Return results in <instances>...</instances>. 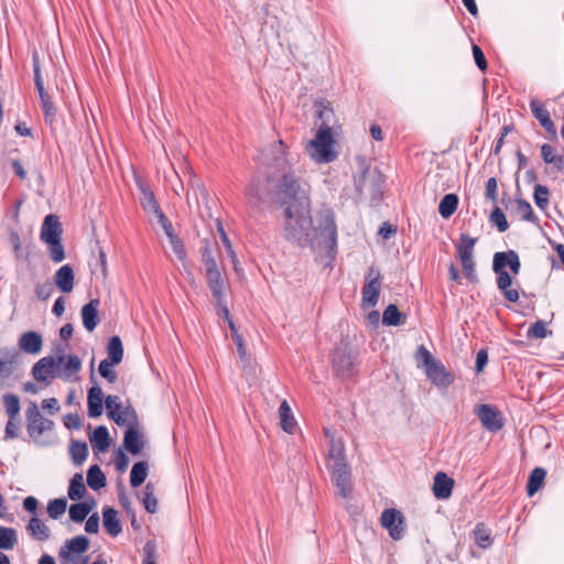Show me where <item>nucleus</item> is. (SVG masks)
<instances>
[{"label":"nucleus","instance_id":"obj_1","mask_svg":"<svg viewBox=\"0 0 564 564\" xmlns=\"http://www.w3.org/2000/svg\"><path fill=\"white\" fill-rule=\"evenodd\" d=\"M276 203L283 207V237L300 247L317 245L327 249L336 247L337 227L333 210L324 208L317 212L315 225L311 216L308 185L293 171H286L275 185Z\"/></svg>","mask_w":564,"mask_h":564},{"label":"nucleus","instance_id":"obj_2","mask_svg":"<svg viewBox=\"0 0 564 564\" xmlns=\"http://www.w3.org/2000/svg\"><path fill=\"white\" fill-rule=\"evenodd\" d=\"M333 144L334 138L332 129L325 123L324 127L318 128L315 138L308 142L306 150L311 158L317 163H329L337 158Z\"/></svg>","mask_w":564,"mask_h":564},{"label":"nucleus","instance_id":"obj_3","mask_svg":"<svg viewBox=\"0 0 564 564\" xmlns=\"http://www.w3.org/2000/svg\"><path fill=\"white\" fill-rule=\"evenodd\" d=\"M357 355L351 350L348 343L338 344L332 354V369L334 373L343 379L355 375V362Z\"/></svg>","mask_w":564,"mask_h":564},{"label":"nucleus","instance_id":"obj_4","mask_svg":"<svg viewBox=\"0 0 564 564\" xmlns=\"http://www.w3.org/2000/svg\"><path fill=\"white\" fill-rule=\"evenodd\" d=\"M26 430L29 436L36 441L45 431H50L54 426V422L52 420L45 419L35 402H30L26 411Z\"/></svg>","mask_w":564,"mask_h":564},{"label":"nucleus","instance_id":"obj_5","mask_svg":"<svg viewBox=\"0 0 564 564\" xmlns=\"http://www.w3.org/2000/svg\"><path fill=\"white\" fill-rule=\"evenodd\" d=\"M370 177V189H371V199L378 200L382 197L383 194V175L379 170L375 169L372 172L368 165L364 166L361 174L358 180H356V188L361 192L367 186V178Z\"/></svg>","mask_w":564,"mask_h":564},{"label":"nucleus","instance_id":"obj_6","mask_svg":"<svg viewBox=\"0 0 564 564\" xmlns=\"http://www.w3.org/2000/svg\"><path fill=\"white\" fill-rule=\"evenodd\" d=\"M124 413L132 415L133 423L124 431L123 446L130 454L138 455L144 446V440L138 426L137 414L132 408H127Z\"/></svg>","mask_w":564,"mask_h":564},{"label":"nucleus","instance_id":"obj_7","mask_svg":"<svg viewBox=\"0 0 564 564\" xmlns=\"http://www.w3.org/2000/svg\"><path fill=\"white\" fill-rule=\"evenodd\" d=\"M476 415L481 422L482 426L491 433H496L503 427L505 423L502 414L494 405H478L476 409Z\"/></svg>","mask_w":564,"mask_h":564},{"label":"nucleus","instance_id":"obj_8","mask_svg":"<svg viewBox=\"0 0 564 564\" xmlns=\"http://www.w3.org/2000/svg\"><path fill=\"white\" fill-rule=\"evenodd\" d=\"M381 525L386 528L393 540H400L405 530V519L397 509H386L381 514Z\"/></svg>","mask_w":564,"mask_h":564},{"label":"nucleus","instance_id":"obj_9","mask_svg":"<svg viewBox=\"0 0 564 564\" xmlns=\"http://www.w3.org/2000/svg\"><path fill=\"white\" fill-rule=\"evenodd\" d=\"M89 547V539L86 535H77L67 540L65 545L59 550L58 556L62 561H75L82 558L79 555L85 553Z\"/></svg>","mask_w":564,"mask_h":564},{"label":"nucleus","instance_id":"obj_10","mask_svg":"<svg viewBox=\"0 0 564 564\" xmlns=\"http://www.w3.org/2000/svg\"><path fill=\"white\" fill-rule=\"evenodd\" d=\"M429 380L438 388H448L454 382V375L436 360L425 369Z\"/></svg>","mask_w":564,"mask_h":564},{"label":"nucleus","instance_id":"obj_11","mask_svg":"<svg viewBox=\"0 0 564 564\" xmlns=\"http://www.w3.org/2000/svg\"><path fill=\"white\" fill-rule=\"evenodd\" d=\"M20 358V352L14 348H0V378H10L19 366Z\"/></svg>","mask_w":564,"mask_h":564},{"label":"nucleus","instance_id":"obj_12","mask_svg":"<svg viewBox=\"0 0 564 564\" xmlns=\"http://www.w3.org/2000/svg\"><path fill=\"white\" fill-rule=\"evenodd\" d=\"M530 108L533 117L540 122L544 130L550 134L552 140L557 138L556 128L550 117V112L542 102L538 99L532 98L530 101Z\"/></svg>","mask_w":564,"mask_h":564},{"label":"nucleus","instance_id":"obj_13","mask_svg":"<svg viewBox=\"0 0 564 564\" xmlns=\"http://www.w3.org/2000/svg\"><path fill=\"white\" fill-rule=\"evenodd\" d=\"M492 262L497 270H506L508 267L514 275H517L521 269L520 258L514 250L496 252Z\"/></svg>","mask_w":564,"mask_h":564},{"label":"nucleus","instance_id":"obj_14","mask_svg":"<svg viewBox=\"0 0 564 564\" xmlns=\"http://www.w3.org/2000/svg\"><path fill=\"white\" fill-rule=\"evenodd\" d=\"M63 360L64 356H59L57 359L52 356L41 358L32 368L34 379L39 382H45L46 373H53Z\"/></svg>","mask_w":564,"mask_h":564},{"label":"nucleus","instance_id":"obj_15","mask_svg":"<svg viewBox=\"0 0 564 564\" xmlns=\"http://www.w3.org/2000/svg\"><path fill=\"white\" fill-rule=\"evenodd\" d=\"M63 234L58 216L54 214L46 215L40 232V239L43 242L61 239Z\"/></svg>","mask_w":564,"mask_h":564},{"label":"nucleus","instance_id":"obj_16","mask_svg":"<svg viewBox=\"0 0 564 564\" xmlns=\"http://www.w3.org/2000/svg\"><path fill=\"white\" fill-rule=\"evenodd\" d=\"M492 270L497 274V286L502 292L505 299L511 303L519 301V292L516 289H511L512 278L507 270H497L492 262Z\"/></svg>","mask_w":564,"mask_h":564},{"label":"nucleus","instance_id":"obj_17","mask_svg":"<svg viewBox=\"0 0 564 564\" xmlns=\"http://www.w3.org/2000/svg\"><path fill=\"white\" fill-rule=\"evenodd\" d=\"M100 300L93 299L82 307L80 315L83 319V326L88 332H93L99 324V308Z\"/></svg>","mask_w":564,"mask_h":564},{"label":"nucleus","instance_id":"obj_18","mask_svg":"<svg viewBox=\"0 0 564 564\" xmlns=\"http://www.w3.org/2000/svg\"><path fill=\"white\" fill-rule=\"evenodd\" d=\"M19 348L30 355H37L43 347L41 334L34 330L23 333L19 338Z\"/></svg>","mask_w":564,"mask_h":564},{"label":"nucleus","instance_id":"obj_19","mask_svg":"<svg viewBox=\"0 0 564 564\" xmlns=\"http://www.w3.org/2000/svg\"><path fill=\"white\" fill-rule=\"evenodd\" d=\"M104 392L100 386L95 384L87 392V411L90 417H99L102 414Z\"/></svg>","mask_w":564,"mask_h":564},{"label":"nucleus","instance_id":"obj_20","mask_svg":"<svg viewBox=\"0 0 564 564\" xmlns=\"http://www.w3.org/2000/svg\"><path fill=\"white\" fill-rule=\"evenodd\" d=\"M454 479L443 471H437L434 476L433 494L437 499L445 500L452 495Z\"/></svg>","mask_w":564,"mask_h":564},{"label":"nucleus","instance_id":"obj_21","mask_svg":"<svg viewBox=\"0 0 564 564\" xmlns=\"http://www.w3.org/2000/svg\"><path fill=\"white\" fill-rule=\"evenodd\" d=\"M245 196L247 199V204L254 212H260L262 209V204L264 202L265 195L261 189L260 180H252L250 184L247 186L245 191Z\"/></svg>","mask_w":564,"mask_h":564},{"label":"nucleus","instance_id":"obj_22","mask_svg":"<svg viewBox=\"0 0 564 564\" xmlns=\"http://www.w3.org/2000/svg\"><path fill=\"white\" fill-rule=\"evenodd\" d=\"M75 273L69 264L62 265L54 274V283L63 293H69L74 289Z\"/></svg>","mask_w":564,"mask_h":564},{"label":"nucleus","instance_id":"obj_23","mask_svg":"<svg viewBox=\"0 0 564 564\" xmlns=\"http://www.w3.org/2000/svg\"><path fill=\"white\" fill-rule=\"evenodd\" d=\"M381 275L380 272H377L376 275L369 281L365 282L362 288V302L368 306H376L380 295L381 289Z\"/></svg>","mask_w":564,"mask_h":564},{"label":"nucleus","instance_id":"obj_24","mask_svg":"<svg viewBox=\"0 0 564 564\" xmlns=\"http://www.w3.org/2000/svg\"><path fill=\"white\" fill-rule=\"evenodd\" d=\"M476 242L477 238H473L466 232L460 234L456 243V251L462 264L474 260L473 252Z\"/></svg>","mask_w":564,"mask_h":564},{"label":"nucleus","instance_id":"obj_25","mask_svg":"<svg viewBox=\"0 0 564 564\" xmlns=\"http://www.w3.org/2000/svg\"><path fill=\"white\" fill-rule=\"evenodd\" d=\"M206 282L215 300L220 301L221 297H226L225 281L221 276L219 269L207 271Z\"/></svg>","mask_w":564,"mask_h":564},{"label":"nucleus","instance_id":"obj_26","mask_svg":"<svg viewBox=\"0 0 564 564\" xmlns=\"http://www.w3.org/2000/svg\"><path fill=\"white\" fill-rule=\"evenodd\" d=\"M89 441L94 451L99 453L107 452L111 443L108 429L105 425L97 426L89 435Z\"/></svg>","mask_w":564,"mask_h":564},{"label":"nucleus","instance_id":"obj_27","mask_svg":"<svg viewBox=\"0 0 564 564\" xmlns=\"http://www.w3.org/2000/svg\"><path fill=\"white\" fill-rule=\"evenodd\" d=\"M102 523L106 531L111 536H118L122 532L121 522L118 519V512L111 507H106L102 510Z\"/></svg>","mask_w":564,"mask_h":564},{"label":"nucleus","instance_id":"obj_28","mask_svg":"<svg viewBox=\"0 0 564 564\" xmlns=\"http://www.w3.org/2000/svg\"><path fill=\"white\" fill-rule=\"evenodd\" d=\"M26 531L37 541H46L51 536L48 527L36 516L30 519Z\"/></svg>","mask_w":564,"mask_h":564},{"label":"nucleus","instance_id":"obj_29","mask_svg":"<svg viewBox=\"0 0 564 564\" xmlns=\"http://www.w3.org/2000/svg\"><path fill=\"white\" fill-rule=\"evenodd\" d=\"M546 477V470L542 467H535L529 475L527 482V494L533 497L543 486Z\"/></svg>","mask_w":564,"mask_h":564},{"label":"nucleus","instance_id":"obj_30","mask_svg":"<svg viewBox=\"0 0 564 564\" xmlns=\"http://www.w3.org/2000/svg\"><path fill=\"white\" fill-rule=\"evenodd\" d=\"M95 507V500L76 502L69 507L68 514L72 521L76 523L83 522L91 509Z\"/></svg>","mask_w":564,"mask_h":564},{"label":"nucleus","instance_id":"obj_31","mask_svg":"<svg viewBox=\"0 0 564 564\" xmlns=\"http://www.w3.org/2000/svg\"><path fill=\"white\" fill-rule=\"evenodd\" d=\"M123 358V345L119 336L115 335L109 338L108 345H107V358L106 360H109L113 364L119 365L122 361Z\"/></svg>","mask_w":564,"mask_h":564},{"label":"nucleus","instance_id":"obj_32","mask_svg":"<svg viewBox=\"0 0 564 564\" xmlns=\"http://www.w3.org/2000/svg\"><path fill=\"white\" fill-rule=\"evenodd\" d=\"M458 203L459 198L456 194L448 193L444 195L438 205L440 215L445 219L449 218L456 212Z\"/></svg>","mask_w":564,"mask_h":564},{"label":"nucleus","instance_id":"obj_33","mask_svg":"<svg viewBox=\"0 0 564 564\" xmlns=\"http://www.w3.org/2000/svg\"><path fill=\"white\" fill-rule=\"evenodd\" d=\"M406 316L400 313L395 304H389L382 314V324L387 326H399L405 323Z\"/></svg>","mask_w":564,"mask_h":564},{"label":"nucleus","instance_id":"obj_34","mask_svg":"<svg viewBox=\"0 0 564 564\" xmlns=\"http://www.w3.org/2000/svg\"><path fill=\"white\" fill-rule=\"evenodd\" d=\"M280 424L284 432L292 434L296 422L289 403L284 400L279 406Z\"/></svg>","mask_w":564,"mask_h":564},{"label":"nucleus","instance_id":"obj_35","mask_svg":"<svg viewBox=\"0 0 564 564\" xmlns=\"http://www.w3.org/2000/svg\"><path fill=\"white\" fill-rule=\"evenodd\" d=\"M68 497L73 501H77L84 497L86 494V487L84 484V478L80 473H76L72 479L69 480L68 486Z\"/></svg>","mask_w":564,"mask_h":564},{"label":"nucleus","instance_id":"obj_36","mask_svg":"<svg viewBox=\"0 0 564 564\" xmlns=\"http://www.w3.org/2000/svg\"><path fill=\"white\" fill-rule=\"evenodd\" d=\"M200 242H202V247H200L202 263L205 268V272H207L209 270L210 271L217 270L218 265H217L216 259L214 257L210 240L203 239Z\"/></svg>","mask_w":564,"mask_h":564},{"label":"nucleus","instance_id":"obj_37","mask_svg":"<svg viewBox=\"0 0 564 564\" xmlns=\"http://www.w3.org/2000/svg\"><path fill=\"white\" fill-rule=\"evenodd\" d=\"M87 484L93 490H99L106 486V476L98 465H93L87 470Z\"/></svg>","mask_w":564,"mask_h":564},{"label":"nucleus","instance_id":"obj_38","mask_svg":"<svg viewBox=\"0 0 564 564\" xmlns=\"http://www.w3.org/2000/svg\"><path fill=\"white\" fill-rule=\"evenodd\" d=\"M148 471H149V466H148L147 462H144V460L137 462L132 466L131 471H130V485L133 488L141 486L148 477Z\"/></svg>","mask_w":564,"mask_h":564},{"label":"nucleus","instance_id":"obj_39","mask_svg":"<svg viewBox=\"0 0 564 564\" xmlns=\"http://www.w3.org/2000/svg\"><path fill=\"white\" fill-rule=\"evenodd\" d=\"M475 543L481 549H488L492 544L491 530L484 523L476 524L474 531Z\"/></svg>","mask_w":564,"mask_h":564},{"label":"nucleus","instance_id":"obj_40","mask_svg":"<svg viewBox=\"0 0 564 564\" xmlns=\"http://www.w3.org/2000/svg\"><path fill=\"white\" fill-rule=\"evenodd\" d=\"M140 189H141L140 203L142 205L143 209L147 212H150V213H154L155 215H158L160 212H162L156 199H155L154 193L145 186H141Z\"/></svg>","mask_w":564,"mask_h":564},{"label":"nucleus","instance_id":"obj_41","mask_svg":"<svg viewBox=\"0 0 564 564\" xmlns=\"http://www.w3.org/2000/svg\"><path fill=\"white\" fill-rule=\"evenodd\" d=\"M69 453L73 463L79 466L86 460L88 456V446L83 441H73L69 446Z\"/></svg>","mask_w":564,"mask_h":564},{"label":"nucleus","instance_id":"obj_42","mask_svg":"<svg viewBox=\"0 0 564 564\" xmlns=\"http://www.w3.org/2000/svg\"><path fill=\"white\" fill-rule=\"evenodd\" d=\"M17 543V531L13 528L0 525V550H12Z\"/></svg>","mask_w":564,"mask_h":564},{"label":"nucleus","instance_id":"obj_43","mask_svg":"<svg viewBox=\"0 0 564 564\" xmlns=\"http://www.w3.org/2000/svg\"><path fill=\"white\" fill-rule=\"evenodd\" d=\"M332 480L338 489V494L341 498H347L351 490V475L347 474H334L330 475Z\"/></svg>","mask_w":564,"mask_h":564},{"label":"nucleus","instance_id":"obj_44","mask_svg":"<svg viewBox=\"0 0 564 564\" xmlns=\"http://www.w3.org/2000/svg\"><path fill=\"white\" fill-rule=\"evenodd\" d=\"M230 333H231V337H232V339H234V341H235V344L237 346V351H238L240 360L243 364L249 362L250 357L247 354V349H246V346H245L243 338L238 333V329H237V327H236L234 322H230Z\"/></svg>","mask_w":564,"mask_h":564},{"label":"nucleus","instance_id":"obj_45","mask_svg":"<svg viewBox=\"0 0 564 564\" xmlns=\"http://www.w3.org/2000/svg\"><path fill=\"white\" fill-rule=\"evenodd\" d=\"M143 506L149 513H155L158 510V499L154 496V486L148 482L143 490Z\"/></svg>","mask_w":564,"mask_h":564},{"label":"nucleus","instance_id":"obj_46","mask_svg":"<svg viewBox=\"0 0 564 564\" xmlns=\"http://www.w3.org/2000/svg\"><path fill=\"white\" fill-rule=\"evenodd\" d=\"M516 205L517 213L521 215L522 220L530 223H536L539 220L529 202L521 197H518L516 198Z\"/></svg>","mask_w":564,"mask_h":564},{"label":"nucleus","instance_id":"obj_47","mask_svg":"<svg viewBox=\"0 0 564 564\" xmlns=\"http://www.w3.org/2000/svg\"><path fill=\"white\" fill-rule=\"evenodd\" d=\"M9 419L14 420L20 413V400L15 394L6 393L2 398Z\"/></svg>","mask_w":564,"mask_h":564},{"label":"nucleus","instance_id":"obj_48","mask_svg":"<svg viewBox=\"0 0 564 564\" xmlns=\"http://www.w3.org/2000/svg\"><path fill=\"white\" fill-rule=\"evenodd\" d=\"M48 247V254L53 262H62L65 259V250L61 239H54L45 242Z\"/></svg>","mask_w":564,"mask_h":564},{"label":"nucleus","instance_id":"obj_49","mask_svg":"<svg viewBox=\"0 0 564 564\" xmlns=\"http://www.w3.org/2000/svg\"><path fill=\"white\" fill-rule=\"evenodd\" d=\"M551 334L552 332L547 329L546 323L539 319L529 327L527 336L528 338L543 339Z\"/></svg>","mask_w":564,"mask_h":564},{"label":"nucleus","instance_id":"obj_50","mask_svg":"<svg viewBox=\"0 0 564 564\" xmlns=\"http://www.w3.org/2000/svg\"><path fill=\"white\" fill-rule=\"evenodd\" d=\"M489 221L494 226H496L500 232H505L509 228V223L507 220V217H506L505 213L502 212V209L499 208L498 206H495V208L492 209V212L489 216Z\"/></svg>","mask_w":564,"mask_h":564},{"label":"nucleus","instance_id":"obj_51","mask_svg":"<svg viewBox=\"0 0 564 564\" xmlns=\"http://www.w3.org/2000/svg\"><path fill=\"white\" fill-rule=\"evenodd\" d=\"M328 458L333 460V463L346 459L344 444L340 441L335 440L334 436H330L329 440Z\"/></svg>","mask_w":564,"mask_h":564},{"label":"nucleus","instance_id":"obj_52","mask_svg":"<svg viewBox=\"0 0 564 564\" xmlns=\"http://www.w3.org/2000/svg\"><path fill=\"white\" fill-rule=\"evenodd\" d=\"M67 508V500L65 498H56L48 502L47 513L52 519H58Z\"/></svg>","mask_w":564,"mask_h":564},{"label":"nucleus","instance_id":"obj_53","mask_svg":"<svg viewBox=\"0 0 564 564\" xmlns=\"http://www.w3.org/2000/svg\"><path fill=\"white\" fill-rule=\"evenodd\" d=\"M549 188L545 185L536 184L534 186L533 198L540 209H545L549 205Z\"/></svg>","mask_w":564,"mask_h":564},{"label":"nucleus","instance_id":"obj_54","mask_svg":"<svg viewBox=\"0 0 564 564\" xmlns=\"http://www.w3.org/2000/svg\"><path fill=\"white\" fill-rule=\"evenodd\" d=\"M115 366H117V364L104 359L100 361L98 367L99 375L110 383H115L118 379L117 372L111 369V367Z\"/></svg>","mask_w":564,"mask_h":564},{"label":"nucleus","instance_id":"obj_55","mask_svg":"<svg viewBox=\"0 0 564 564\" xmlns=\"http://www.w3.org/2000/svg\"><path fill=\"white\" fill-rule=\"evenodd\" d=\"M317 110V117L319 120H322V123L319 127H324L325 123H327V127L332 129L330 122L334 119V111L328 106L324 105V102H319Z\"/></svg>","mask_w":564,"mask_h":564},{"label":"nucleus","instance_id":"obj_56","mask_svg":"<svg viewBox=\"0 0 564 564\" xmlns=\"http://www.w3.org/2000/svg\"><path fill=\"white\" fill-rule=\"evenodd\" d=\"M54 289L50 281H46L44 283H36L35 284V295L41 301H46L53 293Z\"/></svg>","mask_w":564,"mask_h":564},{"label":"nucleus","instance_id":"obj_57","mask_svg":"<svg viewBox=\"0 0 564 564\" xmlns=\"http://www.w3.org/2000/svg\"><path fill=\"white\" fill-rule=\"evenodd\" d=\"M117 488H118V500H119L121 507L124 509V511L128 514H133L134 510L132 508V505H131V501H130L129 497L126 494L124 485H122L120 482V484H118Z\"/></svg>","mask_w":564,"mask_h":564},{"label":"nucleus","instance_id":"obj_58","mask_svg":"<svg viewBox=\"0 0 564 564\" xmlns=\"http://www.w3.org/2000/svg\"><path fill=\"white\" fill-rule=\"evenodd\" d=\"M486 199L496 203L498 198V182L496 177L488 178L485 191Z\"/></svg>","mask_w":564,"mask_h":564},{"label":"nucleus","instance_id":"obj_59","mask_svg":"<svg viewBox=\"0 0 564 564\" xmlns=\"http://www.w3.org/2000/svg\"><path fill=\"white\" fill-rule=\"evenodd\" d=\"M471 51L475 64L481 72H485L488 67V64L482 50L477 44H473Z\"/></svg>","mask_w":564,"mask_h":564},{"label":"nucleus","instance_id":"obj_60","mask_svg":"<svg viewBox=\"0 0 564 564\" xmlns=\"http://www.w3.org/2000/svg\"><path fill=\"white\" fill-rule=\"evenodd\" d=\"M117 395H108L105 399V405L108 411V416L113 417L117 412L121 410V403L118 402Z\"/></svg>","mask_w":564,"mask_h":564},{"label":"nucleus","instance_id":"obj_61","mask_svg":"<svg viewBox=\"0 0 564 564\" xmlns=\"http://www.w3.org/2000/svg\"><path fill=\"white\" fill-rule=\"evenodd\" d=\"M41 109L43 111L45 122L52 126L55 122L57 115V108L55 107L54 102L41 105Z\"/></svg>","mask_w":564,"mask_h":564},{"label":"nucleus","instance_id":"obj_62","mask_svg":"<svg viewBox=\"0 0 564 564\" xmlns=\"http://www.w3.org/2000/svg\"><path fill=\"white\" fill-rule=\"evenodd\" d=\"M170 242L178 260L184 261L186 259V250L183 241L177 236H174L170 238Z\"/></svg>","mask_w":564,"mask_h":564},{"label":"nucleus","instance_id":"obj_63","mask_svg":"<svg viewBox=\"0 0 564 564\" xmlns=\"http://www.w3.org/2000/svg\"><path fill=\"white\" fill-rule=\"evenodd\" d=\"M115 465L120 473L124 471L129 465V457L121 448L115 452Z\"/></svg>","mask_w":564,"mask_h":564},{"label":"nucleus","instance_id":"obj_64","mask_svg":"<svg viewBox=\"0 0 564 564\" xmlns=\"http://www.w3.org/2000/svg\"><path fill=\"white\" fill-rule=\"evenodd\" d=\"M416 358L422 360L423 365L425 366V369L436 361V359L423 345H420L417 347Z\"/></svg>","mask_w":564,"mask_h":564}]
</instances>
